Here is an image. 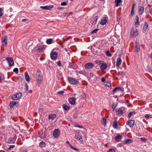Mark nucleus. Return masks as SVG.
I'll use <instances>...</instances> for the list:
<instances>
[{"label": "nucleus", "instance_id": "obj_57", "mask_svg": "<svg viewBox=\"0 0 152 152\" xmlns=\"http://www.w3.org/2000/svg\"><path fill=\"white\" fill-rule=\"evenodd\" d=\"M57 65L59 66H61V62L60 61H58L57 63Z\"/></svg>", "mask_w": 152, "mask_h": 152}, {"label": "nucleus", "instance_id": "obj_38", "mask_svg": "<svg viewBox=\"0 0 152 152\" xmlns=\"http://www.w3.org/2000/svg\"><path fill=\"white\" fill-rule=\"evenodd\" d=\"M98 29H95L93 30L91 32L92 34H94L96 33L97 31L99 30Z\"/></svg>", "mask_w": 152, "mask_h": 152}, {"label": "nucleus", "instance_id": "obj_27", "mask_svg": "<svg viewBox=\"0 0 152 152\" xmlns=\"http://www.w3.org/2000/svg\"><path fill=\"white\" fill-rule=\"evenodd\" d=\"M124 144L129 143L132 142V140L129 139H126L124 141Z\"/></svg>", "mask_w": 152, "mask_h": 152}, {"label": "nucleus", "instance_id": "obj_31", "mask_svg": "<svg viewBox=\"0 0 152 152\" xmlns=\"http://www.w3.org/2000/svg\"><path fill=\"white\" fill-rule=\"evenodd\" d=\"M117 74L119 76L121 77L122 76H123L124 75V73L123 71H120L118 72Z\"/></svg>", "mask_w": 152, "mask_h": 152}, {"label": "nucleus", "instance_id": "obj_23", "mask_svg": "<svg viewBox=\"0 0 152 152\" xmlns=\"http://www.w3.org/2000/svg\"><path fill=\"white\" fill-rule=\"evenodd\" d=\"M56 116V115L55 114H50L49 115L48 118L49 119H51L52 121H53L55 119Z\"/></svg>", "mask_w": 152, "mask_h": 152}, {"label": "nucleus", "instance_id": "obj_55", "mask_svg": "<svg viewBox=\"0 0 152 152\" xmlns=\"http://www.w3.org/2000/svg\"><path fill=\"white\" fill-rule=\"evenodd\" d=\"M147 68L148 69V71L150 72H152V70L150 69L149 66H147Z\"/></svg>", "mask_w": 152, "mask_h": 152}, {"label": "nucleus", "instance_id": "obj_34", "mask_svg": "<svg viewBox=\"0 0 152 152\" xmlns=\"http://www.w3.org/2000/svg\"><path fill=\"white\" fill-rule=\"evenodd\" d=\"M52 41H53V39L50 38V39H48L47 40L46 42L47 44H50L52 43Z\"/></svg>", "mask_w": 152, "mask_h": 152}, {"label": "nucleus", "instance_id": "obj_30", "mask_svg": "<svg viewBox=\"0 0 152 152\" xmlns=\"http://www.w3.org/2000/svg\"><path fill=\"white\" fill-rule=\"evenodd\" d=\"M63 107L65 110H69L70 108V107L69 106L66 105L64 104L63 105Z\"/></svg>", "mask_w": 152, "mask_h": 152}, {"label": "nucleus", "instance_id": "obj_9", "mask_svg": "<svg viewBox=\"0 0 152 152\" xmlns=\"http://www.w3.org/2000/svg\"><path fill=\"white\" fill-rule=\"evenodd\" d=\"M54 137L55 138L59 137L60 134V131L58 129H55L53 133Z\"/></svg>", "mask_w": 152, "mask_h": 152}, {"label": "nucleus", "instance_id": "obj_56", "mask_svg": "<svg viewBox=\"0 0 152 152\" xmlns=\"http://www.w3.org/2000/svg\"><path fill=\"white\" fill-rule=\"evenodd\" d=\"M135 6H136L135 3H133L131 10H134V7H135Z\"/></svg>", "mask_w": 152, "mask_h": 152}, {"label": "nucleus", "instance_id": "obj_44", "mask_svg": "<svg viewBox=\"0 0 152 152\" xmlns=\"http://www.w3.org/2000/svg\"><path fill=\"white\" fill-rule=\"evenodd\" d=\"M25 87H26V91H27L28 90V84L27 83H26L25 84Z\"/></svg>", "mask_w": 152, "mask_h": 152}, {"label": "nucleus", "instance_id": "obj_26", "mask_svg": "<svg viewBox=\"0 0 152 152\" xmlns=\"http://www.w3.org/2000/svg\"><path fill=\"white\" fill-rule=\"evenodd\" d=\"M101 122L102 124H103L104 126H106V120L104 117H103L102 118Z\"/></svg>", "mask_w": 152, "mask_h": 152}, {"label": "nucleus", "instance_id": "obj_47", "mask_svg": "<svg viewBox=\"0 0 152 152\" xmlns=\"http://www.w3.org/2000/svg\"><path fill=\"white\" fill-rule=\"evenodd\" d=\"M116 104L115 103H113L112 105V108L113 109V110H114L115 108L116 107Z\"/></svg>", "mask_w": 152, "mask_h": 152}, {"label": "nucleus", "instance_id": "obj_53", "mask_svg": "<svg viewBox=\"0 0 152 152\" xmlns=\"http://www.w3.org/2000/svg\"><path fill=\"white\" fill-rule=\"evenodd\" d=\"M151 115L149 114H146L145 115V117L146 118H148Z\"/></svg>", "mask_w": 152, "mask_h": 152}, {"label": "nucleus", "instance_id": "obj_37", "mask_svg": "<svg viewBox=\"0 0 152 152\" xmlns=\"http://www.w3.org/2000/svg\"><path fill=\"white\" fill-rule=\"evenodd\" d=\"M69 145L72 149L76 151H78V149L73 147L71 145L69 144Z\"/></svg>", "mask_w": 152, "mask_h": 152}, {"label": "nucleus", "instance_id": "obj_51", "mask_svg": "<svg viewBox=\"0 0 152 152\" xmlns=\"http://www.w3.org/2000/svg\"><path fill=\"white\" fill-rule=\"evenodd\" d=\"M41 137L42 138H45L46 136L44 134L42 133L41 135Z\"/></svg>", "mask_w": 152, "mask_h": 152}, {"label": "nucleus", "instance_id": "obj_6", "mask_svg": "<svg viewBox=\"0 0 152 152\" xmlns=\"http://www.w3.org/2000/svg\"><path fill=\"white\" fill-rule=\"evenodd\" d=\"M108 18L107 16L106 15H104L103 19H102L100 23V24L102 25H104L107 23Z\"/></svg>", "mask_w": 152, "mask_h": 152}, {"label": "nucleus", "instance_id": "obj_52", "mask_svg": "<svg viewBox=\"0 0 152 152\" xmlns=\"http://www.w3.org/2000/svg\"><path fill=\"white\" fill-rule=\"evenodd\" d=\"M140 139L142 141L144 142L146 140V138L144 137H141L140 138Z\"/></svg>", "mask_w": 152, "mask_h": 152}, {"label": "nucleus", "instance_id": "obj_60", "mask_svg": "<svg viewBox=\"0 0 152 152\" xmlns=\"http://www.w3.org/2000/svg\"><path fill=\"white\" fill-rule=\"evenodd\" d=\"M38 50L39 51H42L43 50V48L42 47H39L38 48Z\"/></svg>", "mask_w": 152, "mask_h": 152}, {"label": "nucleus", "instance_id": "obj_42", "mask_svg": "<svg viewBox=\"0 0 152 152\" xmlns=\"http://www.w3.org/2000/svg\"><path fill=\"white\" fill-rule=\"evenodd\" d=\"M105 85L108 87H110L111 86V83H106V84H105Z\"/></svg>", "mask_w": 152, "mask_h": 152}, {"label": "nucleus", "instance_id": "obj_46", "mask_svg": "<svg viewBox=\"0 0 152 152\" xmlns=\"http://www.w3.org/2000/svg\"><path fill=\"white\" fill-rule=\"evenodd\" d=\"M116 18H117V21H119V20H120V18H121L120 16L119 15H117Z\"/></svg>", "mask_w": 152, "mask_h": 152}, {"label": "nucleus", "instance_id": "obj_49", "mask_svg": "<svg viewBox=\"0 0 152 152\" xmlns=\"http://www.w3.org/2000/svg\"><path fill=\"white\" fill-rule=\"evenodd\" d=\"M67 3L66 2H63L61 3V5L62 6H64L66 5Z\"/></svg>", "mask_w": 152, "mask_h": 152}, {"label": "nucleus", "instance_id": "obj_61", "mask_svg": "<svg viewBox=\"0 0 152 152\" xmlns=\"http://www.w3.org/2000/svg\"><path fill=\"white\" fill-rule=\"evenodd\" d=\"M28 21V19H23L22 20V22H25L26 21Z\"/></svg>", "mask_w": 152, "mask_h": 152}, {"label": "nucleus", "instance_id": "obj_18", "mask_svg": "<svg viewBox=\"0 0 152 152\" xmlns=\"http://www.w3.org/2000/svg\"><path fill=\"white\" fill-rule=\"evenodd\" d=\"M122 60L120 58H118L117 59L116 65L117 66H119L121 64Z\"/></svg>", "mask_w": 152, "mask_h": 152}, {"label": "nucleus", "instance_id": "obj_14", "mask_svg": "<svg viewBox=\"0 0 152 152\" xmlns=\"http://www.w3.org/2000/svg\"><path fill=\"white\" fill-rule=\"evenodd\" d=\"M123 91L121 88L120 87H116L113 89V94H114L116 92H120L122 93Z\"/></svg>", "mask_w": 152, "mask_h": 152}, {"label": "nucleus", "instance_id": "obj_1", "mask_svg": "<svg viewBox=\"0 0 152 152\" xmlns=\"http://www.w3.org/2000/svg\"><path fill=\"white\" fill-rule=\"evenodd\" d=\"M37 82L40 84L42 81V78L41 75V72L39 69L37 70L36 73V77Z\"/></svg>", "mask_w": 152, "mask_h": 152}, {"label": "nucleus", "instance_id": "obj_2", "mask_svg": "<svg viewBox=\"0 0 152 152\" xmlns=\"http://www.w3.org/2000/svg\"><path fill=\"white\" fill-rule=\"evenodd\" d=\"M138 34V33L137 29L131 28L130 32V36L131 37H134L137 36Z\"/></svg>", "mask_w": 152, "mask_h": 152}, {"label": "nucleus", "instance_id": "obj_58", "mask_svg": "<svg viewBox=\"0 0 152 152\" xmlns=\"http://www.w3.org/2000/svg\"><path fill=\"white\" fill-rule=\"evenodd\" d=\"M22 79H23L20 76L18 77V80L19 81L22 80Z\"/></svg>", "mask_w": 152, "mask_h": 152}, {"label": "nucleus", "instance_id": "obj_64", "mask_svg": "<svg viewBox=\"0 0 152 152\" xmlns=\"http://www.w3.org/2000/svg\"><path fill=\"white\" fill-rule=\"evenodd\" d=\"M21 152H28L26 150H23Z\"/></svg>", "mask_w": 152, "mask_h": 152}, {"label": "nucleus", "instance_id": "obj_54", "mask_svg": "<svg viewBox=\"0 0 152 152\" xmlns=\"http://www.w3.org/2000/svg\"><path fill=\"white\" fill-rule=\"evenodd\" d=\"M134 10H131V15L132 16H133L134 14Z\"/></svg>", "mask_w": 152, "mask_h": 152}, {"label": "nucleus", "instance_id": "obj_16", "mask_svg": "<svg viewBox=\"0 0 152 152\" xmlns=\"http://www.w3.org/2000/svg\"><path fill=\"white\" fill-rule=\"evenodd\" d=\"M76 99L74 97H71L68 99L69 102L71 104H74L75 103Z\"/></svg>", "mask_w": 152, "mask_h": 152}, {"label": "nucleus", "instance_id": "obj_4", "mask_svg": "<svg viewBox=\"0 0 152 152\" xmlns=\"http://www.w3.org/2000/svg\"><path fill=\"white\" fill-rule=\"evenodd\" d=\"M21 93L20 92L16 94H13L12 96V99L14 100H18L21 98Z\"/></svg>", "mask_w": 152, "mask_h": 152}, {"label": "nucleus", "instance_id": "obj_8", "mask_svg": "<svg viewBox=\"0 0 152 152\" xmlns=\"http://www.w3.org/2000/svg\"><path fill=\"white\" fill-rule=\"evenodd\" d=\"M7 37L6 36H3L1 37L2 43L3 45L6 46L7 44Z\"/></svg>", "mask_w": 152, "mask_h": 152}, {"label": "nucleus", "instance_id": "obj_28", "mask_svg": "<svg viewBox=\"0 0 152 152\" xmlns=\"http://www.w3.org/2000/svg\"><path fill=\"white\" fill-rule=\"evenodd\" d=\"M39 145L41 148H43L46 146V144L45 142L42 141L39 143Z\"/></svg>", "mask_w": 152, "mask_h": 152}, {"label": "nucleus", "instance_id": "obj_21", "mask_svg": "<svg viewBox=\"0 0 152 152\" xmlns=\"http://www.w3.org/2000/svg\"><path fill=\"white\" fill-rule=\"evenodd\" d=\"M148 26V24L146 22H145L143 25V32H145L146 31V30Z\"/></svg>", "mask_w": 152, "mask_h": 152}, {"label": "nucleus", "instance_id": "obj_59", "mask_svg": "<svg viewBox=\"0 0 152 152\" xmlns=\"http://www.w3.org/2000/svg\"><path fill=\"white\" fill-rule=\"evenodd\" d=\"M101 81L102 82H104L105 81V79L104 77H102L101 78Z\"/></svg>", "mask_w": 152, "mask_h": 152}, {"label": "nucleus", "instance_id": "obj_41", "mask_svg": "<svg viewBox=\"0 0 152 152\" xmlns=\"http://www.w3.org/2000/svg\"><path fill=\"white\" fill-rule=\"evenodd\" d=\"M139 23L140 22L139 21H137L136 23H135V27H138L139 25Z\"/></svg>", "mask_w": 152, "mask_h": 152}, {"label": "nucleus", "instance_id": "obj_29", "mask_svg": "<svg viewBox=\"0 0 152 152\" xmlns=\"http://www.w3.org/2000/svg\"><path fill=\"white\" fill-rule=\"evenodd\" d=\"M115 2L116 4V6L117 7L122 2V0H115Z\"/></svg>", "mask_w": 152, "mask_h": 152}, {"label": "nucleus", "instance_id": "obj_22", "mask_svg": "<svg viewBox=\"0 0 152 152\" xmlns=\"http://www.w3.org/2000/svg\"><path fill=\"white\" fill-rule=\"evenodd\" d=\"M122 138V137L120 135H118L117 136H116L115 137V140L116 142H118L121 140Z\"/></svg>", "mask_w": 152, "mask_h": 152}, {"label": "nucleus", "instance_id": "obj_45", "mask_svg": "<svg viewBox=\"0 0 152 152\" xmlns=\"http://www.w3.org/2000/svg\"><path fill=\"white\" fill-rule=\"evenodd\" d=\"M64 91H61L59 92H57V94H60L61 95H63L64 94Z\"/></svg>", "mask_w": 152, "mask_h": 152}, {"label": "nucleus", "instance_id": "obj_62", "mask_svg": "<svg viewBox=\"0 0 152 152\" xmlns=\"http://www.w3.org/2000/svg\"><path fill=\"white\" fill-rule=\"evenodd\" d=\"M136 135L137 136L139 137V136H141V134H140L139 133H136Z\"/></svg>", "mask_w": 152, "mask_h": 152}, {"label": "nucleus", "instance_id": "obj_39", "mask_svg": "<svg viewBox=\"0 0 152 152\" xmlns=\"http://www.w3.org/2000/svg\"><path fill=\"white\" fill-rule=\"evenodd\" d=\"M13 72H16V73H18V69L17 68H15L13 69Z\"/></svg>", "mask_w": 152, "mask_h": 152}, {"label": "nucleus", "instance_id": "obj_40", "mask_svg": "<svg viewBox=\"0 0 152 152\" xmlns=\"http://www.w3.org/2000/svg\"><path fill=\"white\" fill-rule=\"evenodd\" d=\"M15 147V146L14 145H11L8 148V149L10 150L12 149H13Z\"/></svg>", "mask_w": 152, "mask_h": 152}, {"label": "nucleus", "instance_id": "obj_11", "mask_svg": "<svg viewBox=\"0 0 152 152\" xmlns=\"http://www.w3.org/2000/svg\"><path fill=\"white\" fill-rule=\"evenodd\" d=\"M94 64L91 63H86L85 65V67L86 69H90L93 68Z\"/></svg>", "mask_w": 152, "mask_h": 152}, {"label": "nucleus", "instance_id": "obj_50", "mask_svg": "<svg viewBox=\"0 0 152 152\" xmlns=\"http://www.w3.org/2000/svg\"><path fill=\"white\" fill-rule=\"evenodd\" d=\"M144 10H139L138 13L140 14H142L144 12Z\"/></svg>", "mask_w": 152, "mask_h": 152}, {"label": "nucleus", "instance_id": "obj_25", "mask_svg": "<svg viewBox=\"0 0 152 152\" xmlns=\"http://www.w3.org/2000/svg\"><path fill=\"white\" fill-rule=\"evenodd\" d=\"M136 45H135L134 48V51L136 52H138L140 50V47L139 46H138L137 42Z\"/></svg>", "mask_w": 152, "mask_h": 152}, {"label": "nucleus", "instance_id": "obj_24", "mask_svg": "<svg viewBox=\"0 0 152 152\" xmlns=\"http://www.w3.org/2000/svg\"><path fill=\"white\" fill-rule=\"evenodd\" d=\"M25 79L26 81L27 82L29 81L30 80V77L28 75V73L27 72H25Z\"/></svg>", "mask_w": 152, "mask_h": 152}, {"label": "nucleus", "instance_id": "obj_15", "mask_svg": "<svg viewBox=\"0 0 152 152\" xmlns=\"http://www.w3.org/2000/svg\"><path fill=\"white\" fill-rule=\"evenodd\" d=\"M134 120H129L127 121V125H129L130 127H132L134 124Z\"/></svg>", "mask_w": 152, "mask_h": 152}, {"label": "nucleus", "instance_id": "obj_19", "mask_svg": "<svg viewBox=\"0 0 152 152\" xmlns=\"http://www.w3.org/2000/svg\"><path fill=\"white\" fill-rule=\"evenodd\" d=\"M107 64H103L101 66L100 69L104 71L107 68Z\"/></svg>", "mask_w": 152, "mask_h": 152}, {"label": "nucleus", "instance_id": "obj_32", "mask_svg": "<svg viewBox=\"0 0 152 152\" xmlns=\"http://www.w3.org/2000/svg\"><path fill=\"white\" fill-rule=\"evenodd\" d=\"M75 138L77 140H80L82 138L80 134H76L75 136Z\"/></svg>", "mask_w": 152, "mask_h": 152}, {"label": "nucleus", "instance_id": "obj_36", "mask_svg": "<svg viewBox=\"0 0 152 152\" xmlns=\"http://www.w3.org/2000/svg\"><path fill=\"white\" fill-rule=\"evenodd\" d=\"M106 55L110 57L112 56V54L109 51H107L106 52Z\"/></svg>", "mask_w": 152, "mask_h": 152}, {"label": "nucleus", "instance_id": "obj_5", "mask_svg": "<svg viewBox=\"0 0 152 152\" xmlns=\"http://www.w3.org/2000/svg\"><path fill=\"white\" fill-rule=\"evenodd\" d=\"M57 54L54 51H52L50 53L51 58L52 60H55L57 58Z\"/></svg>", "mask_w": 152, "mask_h": 152}, {"label": "nucleus", "instance_id": "obj_43", "mask_svg": "<svg viewBox=\"0 0 152 152\" xmlns=\"http://www.w3.org/2000/svg\"><path fill=\"white\" fill-rule=\"evenodd\" d=\"M107 152H115V150L113 148H111Z\"/></svg>", "mask_w": 152, "mask_h": 152}, {"label": "nucleus", "instance_id": "obj_12", "mask_svg": "<svg viewBox=\"0 0 152 152\" xmlns=\"http://www.w3.org/2000/svg\"><path fill=\"white\" fill-rule=\"evenodd\" d=\"M6 60L8 62L10 66H12L14 64V60L12 58L8 57L6 58Z\"/></svg>", "mask_w": 152, "mask_h": 152}, {"label": "nucleus", "instance_id": "obj_35", "mask_svg": "<svg viewBox=\"0 0 152 152\" xmlns=\"http://www.w3.org/2000/svg\"><path fill=\"white\" fill-rule=\"evenodd\" d=\"M113 128H117L118 124L116 121H115L113 122Z\"/></svg>", "mask_w": 152, "mask_h": 152}, {"label": "nucleus", "instance_id": "obj_20", "mask_svg": "<svg viewBox=\"0 0 152 152\" xmlns=\"http://www.w3.org/2000/svg\"><path fill=\"white\" fill-rule=\"evenodd\" d=\"M116 112L118 115H122L124 114L123 110L120 109H118L116 110Z\"/></svg>", "mask_w": 152, "mask_h": 152}, {"label": "nucleus", "instance_id": "obj_63", "mask_svg": "<svg viewBox=\"0 0 152 152\" xmlns=\"http://www.w3.org/2000/svg\"><path fill=\"white\" fill-rule=\"evenodd\" d=\"M136 21H139V18L137 15L136 16Z\"/></svg>", "mask_w": 152, "mask_h": 152}, {"label": "nucleus", "instance_id": "obj_3", "mask_svg": "<svg viewBox=\"0 0 152 152\" xmlns=\"http://www.w3.org/2000/svg\"><path fill=\"white\" fill-rule=\"evenodd\" d=\"M67 79L69 82L72 85H76L78 83V81L76 80L72 77H68Z\"/></svg>", "mask_w": 152, "mask_h": 152}, {"label": "nucleus", "instance_id": "obj_48", "mask_svg": "<svg viewBox=\"0 0 152 152\" xmlns=\"http://www.w3.org/2000/svg\"><path fill=\"white\" fill-rule=\"evenodd\" d=\"M70 13H65L63 14V15L64 16H68Z\"/></svg>", "mask_w": 152, "mask_h": 152}, {"label": "nucleus", "instance_id": "obj_33", "mask_svg": "<svg viewBox=\"0 0 152 152\" xmlns=\"http://www.w3.org/2000/svg\"><path fill=\"white\" fill-rule=\"evenodd\" d=\"M135 114V112H134L132 111L129 112L128 115V118H130L132 115Z\"/></svg>", "mask_w": 152, "mask_h": 152}, {"label": "nucleus", "instance_id": "obj_7", "mask_svg": "<svg viewBox=\"0 0 152 152\" xmlns=\"http://www.w3.org/2000/svg\"><path fill=\"white\" fill-rule=\"evenodd\" d=\"M98 18V16L97 15H95L94 17L91 18V23L92 25H95L97 21V19Z\"/></svg>", "mask_w": 152, "mask_h": 152}, {"label": "nucleus", "instance_id": "obj_10", "mask_svg": "<svg viewBox=\"0 0 152 152\" xmlns=\"http://www.w3.org/2000/svg\"><path fill=\"white\" fill-rule=\"evenodd\" d=\"M16 140V136L10 138L7 140V143H14Z\"/></svg>", "mask_w": 152, "mask_h": 152}, {"label": "nucleus", "instance_id": "obj_17", "mask_svg": "<svg viewBox=\"0 0 152 152\" xmlns=\"http://www.w3.org/2000/svg\"><path fill=\"white\" fill-rule=\"evenodd\" d=\"M53 5H52L45 6H41L40 7L41 8L45 10H50V9L53 8Z\"/></svg>", "mask_w": 152, "mask_h": 152}, {"label": "nucleus", "instance_id": "obj_13", "mask_svg": "<svg viewBox=\"0 0 152 152\" xmlns=\"http://www.w3.org/2000/svg\"><path fill=\"white\" fill-rule=\"evenodd\" d=\"M18 103L15 101H11L10 103V107L11 108H12L14 106H18Z\"/></svg>", "mask_w": 152, "mask_h": 152}]
</instances>
